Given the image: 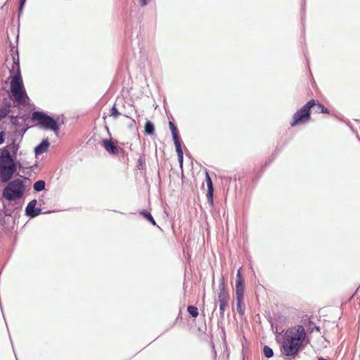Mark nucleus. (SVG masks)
Masks as SVG:
<instances>
[{
	"label": "nucleus",
	"instance_id": "obj_1",
	"mask_svg": "<svg viewBox=\"0 0 360 360\" xmlns=\"http://www.w3.org/2000/svg\"><path fill=\"white\" fill-rule=\"evenodd\" d=\"M305 336L304 326L301 324L286 330L279 342L282 355L295 358Z\"/></svg>",
	"mask_w": 360,
	"mask_h": 360
},
{
	"label": "nucleus",
	"instance_id": "obj_2",
	"mask_svg": "<svg viewBox=\"0 0 360 360\" xmlns=\"http://www.w3.org/2000/svg\"><path fill=\"white\" fill-rule=\"evenodd\" d=\"M31 120L34 122L33 126L42 130L53 131L56 136H59L60 127L65 124L63 115L56 118L49 112L40 109L32 112Z\"/></svg>",
	"mask_w": 360,
	"mask_h": 360
},
{
	"label": "nucleus",
	"instance_id": "obj_3",
	"mask_svg": "<svg viewBox=\"0 0 360 360\" xmlns=\"http://www.w3.org/2000/svg\"><path fill=\"white\" fill-rule=\"evenodd\" d=\"M11 58L13 63L11 68L8 69V72L11 76L8 78V79L11 80L10 89L2 87L0 89V92L8 91V93L15 94L16 96L20 98V93L25 94V92H27L20 69V56H13Z\"/></svg>",
	"mask_w": 360,
	"mask_h": 360
},
{
	"label": "nucleus",
	"instance_id": "obj_4",
	"mask_svg": "<svg viewBox=\"0 0 360 360\" xmlns=\"http://www.w3.org/2000/svg\"><path fill=\"white\" fill-rule=\"evenodd\" d=\"M30 184L31 180L29 176H20L8 184L2 191V196L6 200H18L23 196L25 188Z\"/></svg>",
	"mask_w": 360,
	"mask_h": 360
},
{
	"label": "nucleus",
	"instance_id": "obj_5",
	"mask_svg": "<svg viewBox=\"0 0 360 360\" xmlns=\"http://www.w3.org/2000/svg\"><path fill=\"white\" fill-rule=\"evenodd\" d=\"M124 21V39L127 43H131L134 41V36L138 39V44L140 42L139 39L141 33V19L133 11L129 13L125 12L123 17Z\"/></svg>",
	"mask_w": 360,
	"mask_h": 360
},
{
	"label": "nucleus",
	"instance_id": "obj_6",
	"mask_svg": "<svg viewBox=\"0 0 360 360\" xmlns=\"http://www.w3.org/2000/svg\"><path fill=\"white\" fill-rule=\"evenodd\" d=\"M14 156L5 148H0V180L6 183L14 176Z\"/></svg>",
	"mask_w": 360,
	"mask_h": 360
},
{
	"label": "nucleus",
	"instance_id": "obj_7",
	"mask_svg": "<svg viewBox=\"0 0 360 360\" xmlns=\"http://www.w3.org/2000/svg\"><path fill=\"white\" fill-rule=\"evenodd\" d=\"M314 106H315V98H311L293 114L290 122V127L304 125L309 122L311 120V108Z\"/></svg>",
	"mask_w": 360,
	"mask_h": 360
},
{
	"label": "nucleus",
	"instance_id": "obj_8",
	"mask_svg": "<svg viewBox=\"0 0 360 360\" xmlns=\"http://www.w3.org/2000/svg\"><path fill=\"white\" fill-rule=\"evenodd\" d=\"M245 285L241 273V267L237 270L236 278L235 295L236 300V309L240 317L245 314L244 296Z\"/></svg>",
	"mask_w": 360,
	"mask_h": 360
},
{
	"label": "nucleus",
	"instance_id": "obj_9",
	"mask_svg": "<svg viewBox=\"0 0 360 360\" xmlns=\"http://www.w3.org/2000/svg\"><path fill=\"white\" fill-rule=\"evenodd\" d=\"M0 202H1V207L0 206V212L2 213L1 216L3 217H13V214H14V217H15V212H18L22 207L21 203L17 200L5 201L0 198Z\"/></svg>",
	"mask_w": 360,
	"mask_h": 360
},
{
	"label": "nucleus",
	"instance_id": "obj_10",
	"mask_svg": "<svg viewBox=\"0 0 360 360\" xmlns=\"http://www.w3.org/2000/svg\"><path fill=\"white\" fill-rule=\"evenodd\" d=\"M37 200L32 199L30 200L25 209V214L30 219H34L40 214H46L52 212V210L42 211L41 207H37Z\"/></svg>",
	"mask_w": 360,
	"mask_h": 360
},
{
	"label": "nucleus",
	"instance_id": "obj_11",
	"mask_svg": "<svg viewBox=\"0 0 360 360\" xmlns=\"http://www.w3.org/2000/svg\"><path fill=\"white\" fill-rule=\"evenodd\" d=\"M205 181L207 185V193L206 197L207 200V202L210 207L214 206V187L213 184L212 179L210 175L209 171L205 169Z\"/></svg>",
	"mask_w": 360,
	"mask_h": 360
},
{
	"label": "nucleus",
	"instance_id": "obj_12",
	"mask_svg": "<svg viewBox=\"0 0 360 360\" xmlns=\"http://www.w3.org/2000/svg\"><path fill=\"white\" fill-rule=\"evenodd\" d=\"M219 283L218 301L229 302L230 295L228 285L226 284L223 276L220 278Z\"/></svg>",
	"mask_w": 360,
	"mask_h": 360
},
{
	"label": "nucleus",
	"instance_id": "obj_13",
	"mask_svg": "<svg viewBox=\"0 0 360 360\" xmlns=\"http://www.w3.org/2000/svg\"><path fill=\"white\" fill-rule=\"evenodd\" d=\"M100 144L109 155L112 156L118 155L119 146L115 144L112 139H102L100 141Z\"/></svg>",
	"mask_w": 360,
	"mask_h": 360
},
{
	"label": "nucleus",
	"instance_id": "obj_14",
	"mask_svg": "<svg viewBox=\"0 0 360 360\" xmlns=\"http://www.w3.org/2000/svg\"><path fill=\"white\" fill-rule=\"evenodd\" d=\"M20 23L19 20H17V28H16V36H15V44H14L10 39L8 36L7 39L8 41V46H9V52L11 53V57L13 56H20L19 49H18V43L20 39Z\"/></svg>",
	"mask_w": 360,
	"mask_h": 360
},
{
	"label": "nucleus",
	"instance_id": "obj_15",
	"mask_svg": "<svg viewBox=\"0 0 360 360\" xmlns=\"http://www.w3.org/2000/svg\"><path fill=\"white\" fill-rule=\"evenodd\" d=\"M51 143L49 138H44L34 148L33 152L35 155H41L46 153L50 147Z\"/></svg>",
	"mask_w": 360,
	"mask_h": 360
},
{
	"label": "nucleus",
	"instance_id": "obj_16",
	"mask_svg": "<svg viewBox=\"0 0 360 360\" xmlns=\"http://www.w3.org/2000/svg\"><path fill=\"white\" fill-rule=\"evenodd\" d=\"M168 124L174 145L177 146L178 144H182L179 131L175 122L174 121L169 120Z\"/></svg>",
	"mask_w": 360,
	"mask_h": 360
},
{
	"label": "nucleus",
	"instance_id": "obj_17",
	"mask_svg": "<svg viewBox=\"0 0 360 360\" xmlns=\"http://www.w3.org/2000/svg\"><path fill=\"white\" fill-rule=\"evenodd\" d=\"M13 129L12 132L17 134L20 138V141L22 139L24 134L30 129V127L25 122H20L11 127Z\"/></svg>",
	"mask_w": 360,
	"mask_h": 360
},
{
	"label": "nucleus",
	"instance_id": "obj_18",
	"mask_svg": "<svg viewBox=\"0 0 360 360\" xmlns=\"http://www.w3.org/2000/svg\"><path fill=\"white\" fill-rule=\"evenodd\" d=\"M2 213L0 212V228L5 231H8L13 228V224L15 222L14 219H10L11 217H3Z\"/></svg>",
	"mask_w": 360,
	"mask_h": 360
},
{
	"label": "nucleus",
	"instance_id": "obj_19",
	"mask_svg": "<svg viewBox=\"0 0 360 360\" xmlns=\"http://www.w3.org/2000/svg\"><path fill=\"white\" fill-rule=\"evenodd\" d=\"M139 213L143 217L145 220L149 222L152 226H157L159 229L160 226L157 224L156 221L155 220L151 212L146 209H142L139 210Z\"/></svg>",
	"mask_w": 360,
	"mask_h": 360
},
{
	"label": "nucleus",
	"instance_id": "obj_20",
	"mask_svg": "<svg viewBox=\"0 0 360 360\" xmlns=\"http://www.w3.org/2000/svg\"><path fill=\"white\" fill-rule=\"evenodd\" d=\"M143 133L146 136H152L155 134V127L151 120H146L144 124Z\"/></svg>",
	"mask_w": 360,
	"mask_h": 360
},
{
	"label": "nucleus",
	"instance_id": "obj_21",
	"mask_svg": "<svg viewBox=\"0 0 360 360\" xmlns=\"http://www.w3.org/2000/svg\"><path fill=\"white\" fill-rule=\"evenodd\" d=\"M19 148V143H9L8 144L2 147L1 148H5L6 151H9L15 157L17 156V153Z\"/></svg>",
	"mask_w": 360,
	"mask_h": 360
},
{
	"label": "nucleus",
	"instance_id": "obj_22",
	"mask_svg": "<svg viewBox=\"0 0 360 360\" xmlns=\"http://www.w3.org/2000/svg\"><path fill=\"white\" fill-rule=\"evenodd\" d=\"M175 150L177 155V160L179 164V167L182 169L184 165V151L182 148V144H178L174 146Z\"/></svg>",
	"mask_w": 360,
	"mask_h": 360
},
{
	"label": "nucleus",
	"instance_id": "obj_23",
	"mask_svg": "<svg viewBox=\"0 0 360 360\" xmlns=\"http://www.w3.org/2000/svg\"><path fill=\"white\" fill-rule=\"evenodd\" d=\"M46 188V182L43 179L36 181L33 184V190L34 193H39Z\"/></svg>",
	"mask_w": 360,
	"mask_h": 360
},
{
	"label": "nucleus",
	"instance_id": "obj_24",
	"mask_svg": "<svg viewBox=\"0 0 360 360\" xmlns=\"http://www.w3.org/2000/svg\"><path fill=\"white\" fill-rule=\"evenodd\" d=\"M13 163L15 165L14 176H18L25 166L23 165L20 160L17 159L16 156L14 157Z\"/></svg>",
	"mask_w": 360,
	"mask_h": 360
},
{
	"label": "nucleus",
	"instance_id": "obj_25",
	"mask_svg": "<svg viewBox=\"0 0 360 360\" xmlns=\"http://www.w3.org/2000/svg\"><path fill=\"white\" fill-rule=\"evenodd\" d=\"M136 168L138 170L143 171L146 169V158L144 155H141L137 160Z\"/></svg>",
	"mask_w": 360,
	"mask_h": 360
},
{
	"label": "nucleus",
	"instance_id": "obj_26",
	"mask_svg": "<svg viewBox=\"0 0 360 360\" xmlns=\"http://www.w3.org/2000/svg\"><path fill=\"white\" fill-rule=\"evenodd\" d=\"M229 302H219V319H221V321L224 319V312L226 309L229 307Z\"/></svg>",
	"mask_w": 360,
	"mask_h": 360
},
{
	"label": "nucleus",
	"instance_id": "obj_27",
	"mask_svg": "<svg viewBox=\"0 0 360 360\" xmlns=\"http://www.w3.org/2000/svg\"><path fill=\"white\" fill-rule=\"evenodd\" d=\"M269 165V162H265L264 165L262 166L260 170L255 174V176L252 178V181L253 184H256L258 180L262 176L263 172L265 169Z\"/></svg>",
	"mask_w": 360,
	"mask_h": 360
},
{
	"label": "nucleus",
	"instance_id": "obj_28",
	"mask_svg": "<svg viewBox=\"0 0 360 360\" xmlns=\"http://www.w3.org/2000/svg\"><path fill=\"white\" fill-rule=\"evenodd\" d=\"M187 311L189 316L192 318H197L199 315L198 309L194 305H188L187 307Z\"/></svg>",
	"mask_w": 360,
	"mask_h": 360
},
{
	"label": "nucleus",
	"instance_id": "obj_29",
	"mask_svg": "<svg viewBox=\"0 0 360 360\" xmlns=\"http://www.w3.org/2000/svg\"><path fill=\"white\" fill-rule=\"evenodd\" d=\"M262 352L263 355L267 359L271 358L274 355V352L272 348L266 345L263 346Z\"/></svg>",
	"mask_w": 360,
	"mask_h": 360
},
{
	"label": "nucleus",
	"instance_id": "obj_30",
	"mask_svg": "<svg viewBox=\"0 0 360 360\" xmlns=\"http://www.w3.org/2000/svg\"><path fill=\"white\" fill-rule=\"evenodd\" d=\"M27 0H20L18 6V20H20V17L22 15L26 2ZM19 23L20 24V20H19Z\"/></svg>",
	"mask_w": 360,
	"mask_h": 360
},
{
	"label": "nucleus",
	"instance_id": "obj_31",
	"mask_svg": "<svg viewBox=\"0 0 360 360\" xmlns=\"http://www.w3.org/2000/svg\"><path fill=\"white\" fill-rule=\"evenodd\" d=\"M304 58H305L307 67L308 68V69L309 70V74H310V77H311V86H312V88H314L315 87V80H314V78L313 77L312 72H311V70L309 69V56H308V55H307V52L305 51H304Z\"/></svg>",
	"mask_w": 360,
	"mask_h": 360
},
{
	"label": "nucleus",
	"instance_id": "obj_32",
	"mask_svg": "<svg viewBox=\"0 0 360 360\" xmlns=\"http://www.w3.org/2000/svg\"><path fill=\"white\" fill-rule=\"evenodd\" d=\"M120 115H121V112L119 111L116 106V103H115L110 108V116L112 117L114 119H117L120 117Z\"/></svg>",
	"mask_w": 360,
	"mask_h": 360
},
{
	"label": "nucleus",
	"instance_id": "obj_33",
	"mask_svg": "<svg viewBox=\"0 0 360 360\" xmlns=\"http://www.w3.org/2000/svg\"><path fill=\"white\" fill-rule=\"evenodd\" d=\"M306 0H302L301 4V23L303 30H304V13H305Z\"/></svg>",
	"mask_w": 360,
	"mask_h": 360
},
{
	"label": "nucleus",
	"instance_id": "obj_34",
	"mask_svg": "<svg viewBox=\"0 0 360 360\" xmlns=\"http://www.w3.org/2000/svg\"><path fill=\"white\" fill-rule=\"evenodd\" d=\"M274 318L280 323H284L286 320H287V318L283 316L281 312H277L276 314H274Z\"/></svg>",
	"mask_w": 360,
	"mask_h": 360
},
{
	"label": "nucleus",
	"instance_id": "obj_35",
	"mask_svg": "<svg viewBox=\"0 0 360 360\" xmlns=\"http://www.w3.org/2000/svg\"><path fill=\"white\" fill-rule=\"evenodd\" d=\"M267 320L271 325V330L274 331V333H278V326L273 321V319L270 314L268 315Z\"/></svg>",
	"mask_w": 360,
	"mask_h": 360
},
{
	"label": "nucleus",
	"instance_id": "obj_36",
	"mask_svg": "<svg viewBox=\"0 0 360 360\" xmlns=\"http://www.w3.org/2000/svg\"><path fill=\"white\" fill-rule=\"evenodd\" d=\"M127 118H129L131 119V122L127 124V128L129 129V130H133L134 129H135L136 127V121L132 119L131 117H130L129 116L125 115H124Z\"/></svg>",
	"mask_w": 360,
	"mask_h": 360
},
{
	"label": "nucleus",
	"instance_id": "obj_37",
	"mask_svg": "<svg viewBox=\"0 0 360 360\" xmlns=\"http://www.w3.org/2000/svg\"><path fill=\"white\" fill-rule=\"evenodd\" d=\"M17 136H18L17 134H13L11 131L8 136V139L11 143H17Z\"/></svg>",
	"mask_w": 360,
	"mask_h": 360
},
{
	"label": "nucleus",
	"instance_id": "obj_38",
	"mask_svg": "<svg viewBox=\"0 0 360 360\" xmlns=\"http://www.w3.org/2000/svg\"><path fill=\"white\" fill-rule=\"evenodd\" d=\"M247 352H248L247 346L243 344L242 349H241V360H245Z\"/></svg>",
	"mask_w": 360,
	"mask_h": 360
},
{
	"label": "nucleus",
	"instance_id": "obj_39",
	"mask_svg": "<svg viewBox=\"0 0 360 360\" xmlns=\"http://www.w3.org/2000/svg\"><path fill=\"white\" fill-rule=\"evenodd\" d=\"M281 150L280 149H278L276 148L272 153L271 155V158L269 160V161H266V162H269V165L271 164V162L276 158V156L279 154Z\"/></svg>",
	"mask_w": 360,
	"mask_h": 360
},
{
	"label": "nucleus",
	"instance_id": "obj_40",
	"mask_svg": "<svg viewBox=\"0 0 360 360\" xmlns=\"http://www.w3.org/2000/svg\"><path fill=\"white\" fill-rule=\"evenodd\" d=\"M122 158H127L128 160V153L127 152L122 148L119 147V153Z\"/></svg>",
	"mask_w": 360,
	"mask_h": 360
},
{
	"label": "nucleus",
	"instance_id": "obj_41",
	"mask_svg": "<svg viewBox=\"0 0 360 360\" xmlns=\"http://www.w3.org/2000/svg\"><path fill=\"white\" fill-rule=\"evenodd\" d=\"M320 110L321 112L328 113V111L326 108H325L321 104L316 102V111Z\"/></svg>",
	"mask_w": 360,
	"mask_h": 360
},
{
	"label": "nucleus",
	"instance_id": "obj_42",
	"mask_svg": "<svg viewBox=\"0 0 360 360\" xmlns=\"http://www.w3.org/2000/svg\"><path fill=\"white\" fill-rule=\"evenodd\" d=\"M6 139V132L4 130H1L0 131V145L3 144L5 142Z\"/></svg>",
	"mask_w": 360,
	"mask_h": 360
},
{
	"label": "nucleus",
	"instance_id": "obj_43",
	"mask_svg": "<svg viewBox=\"0 0 360 360\" xmlns=\"http://www.w3.org/2000/svg\"><path fill=\"white\" fill-rule=\"evenodd\" d=\"M304 321H307L308 323H310L314 325V326L311 328V330H314L315 329V324L312 321V316H306V319H304Z\"/></svg>",
	"mask_w": 360,
	"mask_h": 360
},
{
	"label": "nucleus",
	"instance_id": "obj_44",
	"mask_svg": "<svg viewBox=\"0 0 360 360\" xmlns=\"http://www.w3.org/2000/svg\"><path fill=\"white\" fill-rule=\"evenodd\" d=\"M151 0H139V4L141 7L146 6Z\"/></svg>",
	"mask_w": 360,
	"mask_h": 360
},
{
	"label": "nucleus",
	"instance_id": "obj_45",
	"mask_svg": "<svg viewBox=\"0 0 360 360\" xmlns=\"http://www.w3.org/2000/svg\"><path fill=\"white\" fill-rule=\"evenodd\" d=\"M181 319H182V313H181V311L180 310L172 326H174L177 323L178 321L181 320Z\"/></svg>",
	"mask_w": 360,
	"mask_h": 360
},
{
	"label": "nucleus",
	"instance_id": "obj_46",
	"mask_svg": "<svg viewBox=\"0 0 360 360\" xmlns=\"http://www.w3.org/2000/svg\"><path fill=\"white\" fill-rule=\"evenodd\" d=\"M104 128H105V130L107 132L108 136L110 137L109 139H111L112 138V134H111V132L110 131L109 127L108 126V124L106 123L104 124Z\"/></svg>",
	"mask_w": 360,
	"mask_h": 360
},
{
	"label": "nucleus",
	"instance_id": "obj_47",
	"mask_svg": "<svg viewBox=\"0 0 360 360\" xmlns=\"http://www.w3.org/2000/svg\"><path fill=\"white\" fill-rule=\"evenodd\" d=\"M38 165H39V163H38V162H37V161H36V162H35V163H34V165H31V166H28V167H27V170H29V171H33V169H34V168H37V167H38Z\"/></svg>",
	"mask_w": 360,
	"mask_h": 360
},
{
	"label": "nucleus",
	"instance_id": "obj_48",
	"mask_svg": "<svg viewBox=\"0 0 360 360\" xmlns=\"http://www.w3.org/2000/svg\"><path fill=\"white\" fill-rule=\"evenodd\" d=\"M27 167H25L20 172H22V173H24L25 174H27L28 176L30 177V176L31 175V173H32V171L27 170Z\"/></svg>",
	"mask_w": 360,
	"mask_h": 360
},
{
	"label": "nucleus",
	"instance_id": "obj_49",
	"mask_svg": "<svg viewBox=\"0 0 360 360\" xmlns=\"http://www.w3.org/2000/svg\"><path fill=\"white\" fill-rule=\"evenodd\" d=\"M39 202L40 203V205L45 204V202L44 200V195H41L39 197Z\"/></svg>",
	"mask_w": 360,
	"mask_h": 360
},
{
	"label": "nucleus",
	"instance_id": "obj_50",
	"mask_svg": "<svg viewBox=\"0 0 360 360\" xmlns=\"http://www.w3.org/2000/svg\"><path fill=\"white\" fill-rule=\"evenodd\" d=\"M224 181L226 182L231 183V181H232V177L231 176H226V177H224Z\"/></svg>",
	"mask_w": 360,
	"mask_h": 360
},
{
	"label": "nucleus",
	"instance_id": "obj_51",
	"mask_svg": "<svg viewBox=\"0 0 360 360\" xmlns=\"http://www.w3.org/2000/svg\"><path fill=\"white\" fill-rule=\"evenodd\" d=\"M9 0H6V1L5 2V4L1 6V9L4 10V7L8 4V2Z\"/></svg>",
	"mask_w": 360,
	"mask_h": 360
},
{
	"label": "nucleus",
	"instance_id": "obj_52",
	"mask_svg": "<svg viewBox=\"0 0 360 360\" xmlns=\"http://www.w3.org/2000/svg\"><path fill=\"white\" fill-rule=\"evenodd\" d=\"M186 155L188 158H191V156L190 152L188 150L186 151Z\"/></svg>",
	"mask_w": 360,
	"mask_h": 360
},
{
	"label": "nucleus",
	"instance_id": "obj_53",
	"mask_svg": "<svg viewBox=\"0 0 360 360\" xmlns=\"http://www.w3.org/2000/svg\"><path fill=\"white\" fill-rule=\"evenodd\" d=\"M217 305L216 303H214V309H213V311H212V314L215 311V310L217 309Z\"/></svg>",
	"mask_w": 360,
	"mask_h": 360
},
{
	"label": "nucleus",
	"instance_id": "obj_54",
	"mask_svg": "<svg viewBox=\"0 0 360 360\" xmlns=\"http://www.w3.org/2000/svg\"><path fill=\"white\" fill-rule=\"evenodd\" d=\"M11 31L14 32V25H12V27L11 28Z\"/></svg>",
	"mask_w": 360,
	"mask_h": 360
},
{
	"label": "nucleus",
	"instance_id": "obj_55",
	"mask_svg": "<svg viewBox=\"0 0 360 360\" xmlns=\"http://www.w3.org/2000/svg\"><path fill=\"white\" fill-rule=\"evenodd\" d=\"M316 331H319V330H320L319 327L316 326Z\"/></svg>",
	"mask_w": 360,
	"mask_h": 360
},
{
	"label": "nucleus",
	"instance_id": "obj_56",
	"mask_svg": "<svg viewBox=\"0 0 360 360\" xmlns=\"http://www.w3.org/2000/svg\"><path fill=\"white\" fill-rule=\"evenodd\" d=\"M318 360H326V359H323V358H322V357H321V358H319V359H318Z\"/></svg>",
	"mask_w": 360,
	"mask_h": 360
},
{
	"label": "nucleus",
	"instance_id": "obj_57",
	"mask_svg": "<svg viewBox=\"0 0 360 360\" xmlns=\"http://www.w3.org/2000/svg\"><path fill=\"white\" fill-rule=\"evenodd\" d=\"M2 315H3V317H4V319H6V317H5L4 313H2Z\"/></svg>",
	"mask_w": 360,
	"mask_h": 360
},
{
	"label": "nucleus",
	"instance_id": "obj_58",
	"mask_svg": "<svg viewBox=\"0 0 360 360\" xmlns=\"http://www.w3.org/2000/svg\"><path fill=\"white\" fill-rule=\"evenodd\" d=\"M2 315H3V317H4V319H6V317H5L4 313H2Z\"/></svg>",
	"mask_w": 360,
	"mask_h": 360
},
{
	"label": "nucleus",
	"instance_id": "obj_59",
	"mask_svg": "<svg viewBox=\"0 0 360 360\" xmlns=\"http://www.w3.org/2000/svg\"><path fill=\"white\" fill-rule=\"evenodd\" d=\"M2 315H3V317H4V319H6V317H5L4 313H2Z\"/></svg>",
	"mask_w": 360,
	"mask_h": 360
},
{
	"label": "nucleus",
	"instance_id": "obj_60",
	"mask_svg": "<svg viewBox=\"0 0 360 360\" xmlns=\"http://www.w3.org/2000/svg\"><path fill=\"white\" fill-rule=\"evenodd\" d=\"M9 339H10L11 343H13V341H12L11 337H9Z\"/></svg>",
	"mask_w": 360,
	"mask_h": 360
},
{
	"label": "nucleus",
	"instance_id": "obj_61",
	"mask_svg": "<svg viewBox=\"0 0 360 360\" xmlns=\"http://www.w3.org/2000/svg\"><path fill=\"white\" fill-rule=\"evenodd\" d=\"M9 339H10L11 343H13V341H12L11 337H9Z\"/></svg>",
	"mask_w": 360,
	"mask_h": 360
},
{
	"label": "nucleus",
	"instance_id": "obj_62",
	"mask_svg": "<svg viewBox=\"0 0 360 360\" xmlns=\"http://www.w3.org/2000/svg\"><path fill=\"white\" fill-rule=\"evenodd\" d=\"M9 339H10L11 343H13V341H12L11 337H9Z\"/></svg>",
	"mask_w": 360,
	"mask_h": 360
},
{
	"label": "nucleus",
	"instance_id": "obj_63",
	"mask_svg": "<svg viewBox=\"0 0 360 360\" xmlns=\"http://www.w3.org/2000/svg\"><path fill=\"white\" fill-rule=\"evenodd\" d=\"M11 24L13 25V19H12V20H11Z\"/></svg>",
	"mask_w": 360,
	"mask_h": 360
},
{
	"label": "nucleus",
	"instance_id": "obj_64",
	"mask_svg": "<svg viewBox=\"0 0 360 360\" xmlns=\"http://www.w3.org/2000/svg\"><path fill=\"white\" fill-rule=\"evenodd\" d=\"M1 311L3 312V308H2V307H1Z\"/></svg>",
	"mask_w": 360,
	"mask_h": 360
}]
</instances>
